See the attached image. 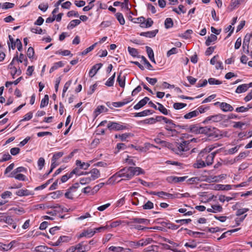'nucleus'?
<instances>
[{"mask_svg":"<svg viewBox=\"0 0 252 252\" xmlns=\"http://www.w3.org/2000/svg\"><path fill=\"white\" fill-rule=\"evenodd\" d=\"M187 178V176L184 177H176L171 176L168 177L166 179L167 181L169 183H177L184 181Z\"/></svg>","mask_w":252,"mask_h":252,"instance_id":"9d476101","label":"nucleus"},{"mask_svg":"<svg viewBox=\"0 0 252 252\" xmlns=\"http://www.w3.org/2000/svg\"><path fill=\"white\" fill-rule=\"evenodd\" d=\"M81 23V21L78 19L73 20L70 22L67 26L68 29H72L75 27L76 26L79 25Z\"/></svg>","mask_w":252,"mask_h":252,"instance_id":"2f4dec72","label":"nucleus"},{"mask_svg":"<svg viewBox=\"0 0 252 252\" xmlns=\"http://www.w3.org/2000/svg\"><path fill=\"white\" fill-rule=\"evenodd\" d=\"M128 245L130 247L136 249L139 246L143 247V243H142V242L141 241V239L140 240H139L138 242L129 241L128 242Z\"/></svg>","mask_w":252,"mask_h":252,"instance_id":"c756f323","label":"nucleus"},{"mask_svg":"<svg viewBox=\"0 0 252 252\" xmlns=\"http://www.w3.org/2000/svg\"><path fill=\"white\" fill-rule=\"evenodd\" d=\"M107 127L110 130L116 131L121 130L128 128L126 125H122L120 123L112 122H109L107 124Z\"/></svg>","mask_w":252,"mask_h":252,"instance_id":"0eeeda50","label":"nucleus"},{"mask_svg":"<svg viewBox=\"0 0 252 252\" xmlns=\"http://www.w3.org/2000/svg\"><path fill=\"white\" fill-rule=\"evenodd\" d=\"M217 39V36L214 34H211L210 36H209L205 41V44L206 46H209L211 45V43L213 42H215Z\"/></svg>","mask_w":252,"mask_h":252,"instance_id":"cd10ccee","label":"nucleus"},{"mask_svg":"<svg viewBox=\"0 0 252 252\" xmlns=\"http://www.w3.org/2000/svg\"><path fill=\"white\" fill-rule=\"evenodd\" d=\"M16 194L19 196H28L32 194L31 191L27 189H19L16 192Z\"/></svg>","mask_w":252,"mask_h":252,"instance_id":"4be33fe9","label":"nucleus"},{"mask_svg":"<svg viewBox=\"0 0 252 252\" xmlns=\"http://www.w3.org/2000/svg\"><path fill=\"white\" fill-rule=\"evenodd\" d=\"M97 44V43L96 42V43H94V44H93L92 45H91V46H90L89 47L87 48V49H86L85 50H84L81 53V54L82 55H86L87 54H88V53H89L90 52L92 51L94 49V48L96 46Z\"/></svg>","mask_w":252,"mask_h":252,"instance_id":"49530a36","label":"nucleus"},{"mask_svg":"<svg viewBox=\"0 0 252 252\" xmlns=\"http://www.w3.org/2000/svg\"><path fill=\"white\" fill-rule=\"evenodd\" d=\"M26 171L25 168L24 167H19L15 169L14 170H13L10 174V175L9 176L10 177H13L14 175H16L18 173H20L22 172H24Z\"/></svg>","mask_w":252,"mask_h":252,"instance_id":"c9c22d12","label":"nucleus"},{"mask_svg":"<svg viewBox=\"0 0 252 252\" xmlns=\"http://www.w3.org/2000/svg\"><path fill=\"white\" fill-rule=\"evenodd\" d=\"M146 104L142 100H141L133 107V108L135 110H138L145 105Z\"/></svg>","mask_w":252,"mask_h":252,"instance_id":"052dcab7","label":"nucleus"},{"mask_svg":"<svg viewBox=\"0 0 252 252\" xmlns=\"http://www.w3.org/2000/svg\"><path fill=\"white\" fill-rule=\"evenodd\" d=\"M249 89V85L247 84L239 85L236 89L235 92L238 94L245 92Z\"/></svg>","mask_w":252,"mask_h":252,"instance_id":"b1692460","label":"nucleus"},{"mask_svg":"<svg viewBox=\"0 0 252 252\" xmlns=\"http://www.w3.org/2000/svg\"><path fill=\"white\" fill-rule=\"evenodd\" d=\"M252 38V33H247L244 37L243 43V49L246 54L249 53V43Z\"/></svg>","mask_w":252,"mask_h":252,"instance_id":"6e6552de","label":"nucleus"},{"mask_svg":"<svg viewBox=\"0 0 252 252\" xmlns=\"http://www.w3.org/2000/svg\"><path fill=\"white\" fill-rule=\"evenodd\" d=\"M49 96L47 94H45L43 98L41 100L40 103V107L43 108L47 106L48 104Z\"/></svg>","mask_w":252,"mask_h":252,"instance_id":"58836bf2","label":"nucleus"},{"mask_svg":"<svg viewBox=\"0 0 252 252\" xmlns=\"http://www.w3.org/2000/svg\"><path fill=\"white\" fill-rule=\"evenodd\" d=\"M130 169L133 174V176L135 175H138L140 174H143L145 173L144 171L142 168H141L140 167H131Z\"/></svg>","mask_w":252,"mask_h":252,"instance_id":"7c9ffc66","label":"nucleus"},{"mask_svg":"<svg viewBox=\"0 0 252 252\" xmlns=\"http://www.w3.org/2000/svg\"><path fill=\"white\" fill-rule=\"evenodd\" d=\"M200 181L199 178L198 177H192L187 180V182L189 184H192L193 183H198Z\"/></svg>","mask_w":252,"mask_h":252,"instance_id":"774afa93","label":"nucleus"},{"mask_svg":"<svg viewBox=\"0 0 252 252\" xmlns=\"http://www.w3.org/2000/svg\"><path fill=\"white\" fill-rule=\"evenodd\" d=\"M226 116L221 114H218L207 117L204 121V123L211 122L213 123H218L225 119Z\"/></svg>","mask_w":252,"mask_h":252,"instance_id":"423d86ee","label":"nucleus"},{"mask_svg":"<svg viewBox=\"0 0 252 252\" xmlns=\"http://www.w3.org/2000/svg\"><path fill=\"white\" fill-rule=\"evenodd\" d=\"M96 231H93L92 229H88L82 232L79 236V238L86 237L90 238L92 237L95 233Z\"/></svg>","mask_w":252,"mask_h":252,"instance_id":"f3484780","label":"nucleus"},{"mask_svg":"<svg viewBox=\"0 0 252 252\" xmlns=\"http://www.w3.org/2000/svg\"><path fill=\"white\" fill-rule=\"evenodd\" d=\"M63 152H59L54 154L52 157V160L57 161L58 159L63 157Z\"/></svg>","mask_w":252,"mask_h":252,"instance_id":"5fc2aeb1","label":"nucleus"},{"mask_svg":"<svg viewBox=\"0 0 252 252\" xmlns=\"http://www.w3.org/2000/svg\"><path fill=\"white\" fill-rule=\"evenodd\" d=\"M63 65V63L62 62L60 61L57 63H54L53 66L50 69V73L53 72L54 70H56L60 67H62Z\"/></svg>","mask_w":252,"mask_h":252,"instance_id":"e433bc0d","label":"nucleus"},{"mask_svg":"<svg viewBox=\"0 0 252 252\" xmlns=\"http://www.w3.org/2000/svg\"><path fill=\"white\" fill-rule=\"evenodd\" d=\"M83 246V242H81L74 246H71L69 248L66 252H86L91 250V247L89 246H85L84 247V250H82V247Z\"/></svg>","mask_w":252,"mask_h":252,"instance_id":"39448f33","label":"nucleus"},{"mask_svg":"<svg viewBox=\"0 0 252 252\" xmlns=\"http://www.w3.org/2000/svg\"><path fill=\"white\" fill-rule=\"evenodd\" d=\"M212 208L214 209V213H216L217 212H222L223 209L222 206L220 205H212Z\"/></svg>","mask_w":252,"mask_h":252,"instance_id":"13d9d810","label":"nucleus"},{"mask_svg":"<svg viewBox=\"0 0 252 252\" xmlns=\"http://www.w3.org/2000/svg\"><path fill=\"white\" fill-rule=\"evenodd\" d=\"M227 132L221 131L218 128L212 126L203 127L202 134L207 136L210 139H220L227 136Z\"/></svg>","mask_w":252,"mask_h":252,"instance_id":"f257e3e1","label":"nucleus"},{"mask_svg":"<svg viewBox=\"0 0 252 252\" xmlns=\"http://www.w3.org/2000/svg\"><path fill=\"white\" fill-rule=\"evenodd\" d=\"M39 170H41L45 164V160L43 158H40L37 161Z\"/></svg>","mask_w":252,"mask_h":252,"instance_id":"6e6d98bb","label":"nucleus"},{"mask_svg":"<svg viewBox=\"0 0 252 252\" xmlns=\"http://www.w3.org/2000/svg\"><path fill=\"white\" fill-rule=\"evenodd\" d=\"M144 209H151L154 208V204L150 201H148L144 205L142 206Z\"/></svg>","mask_w":252,"mask_h":252,"instance_id":"603ef678","label":"nucleus"},{"mask_svg":"<svg viewBox=\"0 0 252 252\" xmlns=\"http://www.w3.org/2000/svg\"><path fill=\"white\" fill-rule=\"evenodd\" d=\"M104 184L105 183H100V184L95 185L92 189V193L94 194L98 191V190L104 185Z\"/></svg>","mask_w":252,"mask_h":252,"instance_id":"864d4df0","label":"nucleus"},{"mask_svg":"<svg viewBox=\"0 0 252 252\" xmlns=\"http://www.w3.org/2000/svg\"><path fill=\"white\" fill-rule=\"evenodd\" d=\"M206 166V165L205 161L203 160V158H199L198 156L196 162L193 164V167L197 168H200L205 167Z\"/></svg>","mask_w":252,"mask_h":252,"instance_id":"aec40b11","label":"nucleus"},{"mask_svg":"<svg viewBox=\"0 0 252 252\" xmlns=\"http://www.w3.org/2000/svg\"><path fill=\"white\" fill-rule=\"evenodd\" d=\"M94 1H95V0H93L91 1L89 3L88 5L84 7V8H83V10L84 11H88L91 10V9H92L93 8V7L94 6V4H93V2Z\"/></svg>","mask_w":252,"mask_h":252,"instance_id":"4d7b16f0","label":"nucleus"},{"mask_svg":"<svg viewBox=\"0 0 252 252\" xmlns=\"http://www.w3.org/2000/svg\"><path fill=\"white\" fill-rule=\"evenodd\" d=\"M187 106V104L184 103L176 102L174 103L173 108L176 110L182 109Z\"/></svg>","mask_w":252,"mask_h":252,"instance_id":"09e8293b","label":"nucleus"},{"mask_svg":"<svg viewBox=\"0 0 252 252\" xmlns=\"http://www.w3.org/2000/svg\"><path fill=\"white\" fill-rule=\"evenodd\" d=\"M132 134H131L130 133H124V134H119V135H115V137L116 138H119L121 141H126V139L132 136Z\"/></svg>","mask_w":252,"mask_h":252,"instance_id":"473e14b6","label":"nucleus"},{"mask_svg":"<svg viewBox=\"0 0 252 252\" xmlns=\"http://www.w3.org/2000/svg\"><path fill=\"white\" fill-rule=\"evenodd\" d=\"M218 189L221 190H228L231 189L232 186L230 185H218Z\"/></svg>","mask_w":252,"mask_h":252,"instance_id":"a19ab883","label":"nucleus"},{"mask_svg":"<svg viewBox=\"0 0 252 252\" xmlns=\"http://www.w3.org/2000/svg\"><path fill=\"white\" fill-rule=\"evenodd\" d=\"M165 27L166 29H169L173 27V22L171 18H167L165 19L164 22Z\"/></svg>","mask_w":252,"mask_h":252,"instance_id":"ea45409f","label":"nucleus"},{"mask_svg":"<svg viewBox=\"0 0 252 252\" xmlns=\"http://www.w3.org/2000/svg\"><path fill=\"white\" fill-rule=\"evenodd\" d=\"M208 83L210 85H220L222 82L214 78H210L208 79Z\"/></svg>","mask_w":252,"mask_h":252,"instance_id":"de8ad7c7","label":"nucleus"},{"mask_svg":"<svg viewBox=\"0 0 252 252\" xmlns=\"http://www.w3.org/2000/svg\"><path fill=\"white\" fill-rule=\"evenodd\" d=\"M18 53L17 52V54L13 58L12 62H11V63L9 64V66H12L13 64V62L15 60H16L18 62H20V63H22L24 61V59H27L25 56L24 55V54L21 53L20 54V56H19V58H18Z\"/></svg>","mask_w":252,"mask_h":252,"instance_id":"5701e85b","label":"nucleus"},{"mask_svg":"<svg viewBox=\"0 0 252 252\" xmlns=\"http://www.w3.org/2000/svg\"><path fill=\"white\" fill-rule=\"evenodd\" d=\"M131 222L137 223H143L146 225H148L150 223V220L146 219L141 218H133L131 219Z\"/></svg>","mask_w":252,"mask_h":252,"instance_id":"412c9836","label":"nucleus"},{"mask_svg":"<svg viewBox=\"0 0 252 252\" xmlns=\"http://www.w3.org/2000/svg\"><path fill=\"white\" fill-rule=\"evenodd\" d=\"M117 81L119 83V85L121 87L124 88L125 85V76H121L120 74L117 78Z\"/></svg>","mask_w":252,"mask_h":252,"instance_id":"79ce46f5","label":"nucleus"},{"mask_svg":"<svg viewBox=\"0 0 252 252\" xmlns=\"http://www.w3.org/2000/svg\"><path fill=\"white\" fill-rule=\"evenodd\" d=\"M162 120L167 124L165 128L167 131L176 127H181L180 126L175 124L171 120L167 118H163Z\"/></svg>","mask_w":252,"mask_h":252,"instance_id":"9b49d317","label":"nucleus"},{"mask_svg":"<svg viewBox=\"0 0 252 252\" xmlns=\"http://www.w3.org/2000/svg\"><path fill=\"white\" fill-rule=\"evenodd\" d=\"M162 225L167 227L169 229H171L172 230H176L178 228L179 226L174 224V223H170V222H162Z\"/></svg>","mask_w":252,"mask_h":252,"instance_id":"f704fd0d","label":"nucleus"},{"mask_svg":"<svg viewBox=\"0 0 252 252\" xmlns=\"http://www.w3.org/2000/svg\"><path fill=\"white\" fill-rule=\"evenodd\" d=\"M47 247L45 246H38L35 248V251L37 252H46Z\"/></svg>","mask_w":252,"mask_h":252,"instance_id":"bf43d9fd","label":"nucleus"},{"mask_svg":"<svg viewBox=\"0 0 252 252\" xmlns=\"http://www.w3.org/2000/svg\"><path fill=\"white\" fill-rule=\"evenodd\" d=\"M220 179V176H210L208 178V180L210 182H219Z\"/></svg>","mask_w":252,"mask_h":252,"instance_id":"680f3d73","label":"nucleus"},{"mask_svg":"<svg viewBox=\"0 0 252 252\" xmlns=\"http://www.w3.org/2000/svg\"><path fill=\"white\" fill-rule=\"evenodd\" d=\"M109 250L114 252H122L125 249L121 247L111 246L109 248Z\"/></svg>","mask_w":252,"mask_h":252,"instance_id":"8fccbe9b","label":"nucleus"},{"mask_svg":"<svg viewBox=\"0 0 252 252\" xmlns=\"http://www.w3.org/2000/svg\"><path fill=\"white\" fill-rule=\"evenodd\" d=\"M146 48L149 58L152 62L156 63V61L154 59V54L152 49L148 46H146Z\"/></svg>","mask_w":252,"mask_h":252,"instance_id":"bb28decb","label":"nucleus"},{"mask_svg":"<svg viewBox=\"0 0 252 252\" xmlns=\"http://www.w3.org/2000/svg\"><path fill=\"white\" fill-rule=\"evenodd\" d=\"M190 142L189 141H184L181 143H176L175 145L174 153L178 155H182L183 152L189 151Z\"/></svg>","mask_w":252,"mask_h":252,"instance_id":"7ed1b4c3","label":"nucleus"},{"mask_svg":"<svg viewBox=\"0 0 252 252\" xmlns=\"http://www.w3.org/2000/svg\"><path fill=\"white\" fill-rule=\"evenodd\" d=\"M127 49H128V51L130 55H131L132 56H133L134 57H138V52L136 49H135L134 48L130 47H128Z\"/></svg>","mask_w":252,"mask_h":252,"instance_id":"c03bdc74","label":"nucleus"},{"mask_svg":"<svg viewBox=\"0 0 252 252\" xmlns=\"http://www.w3.org/2000/svg\"><path fill=\"white\" fill-rule=\"evenodd\" d=\"M247 154L245 152L240 153L238 156L235 157L237 162L243 158H245L247 157Z\"/></svg>","mask_w":252,"mask_h":252,"instance_id":"0e129e2a","label":"nucleus"},{"mask_svg":"<svg viewBox=\"0 0 252 252\" xmlns=\"http://www.w3.org/2000/svg\"><path fill=\"white\" fill-rule=\"evenodd\" d=\"M102 66V64L101 63H97L94 65L89 71V74L90 77H94Z\"/></svg>","mask_w":252,"mask_h":252,"instance_id":"ddd939ff","label":"nucleus"},{"mask_svg":"<svg viewBox=\"0 0 252 252\" xmlns=\"http://www.w3.org/2000/svg\"><path fill=\"white\" fill-rule=\"evenodd\" d=\"M108 109L103 105L98 106L94 112V114L95 117H97L100 113L103 112L107 111Z\"/></svg>","mask_w":252,"mask_h":252,"instance_id":"a878e982","label":"nucleus"},{"mask_svg":"<svg viewBox=\"0 0 252 252\" xmlns=\"http://www.w3.org/2000/svg\"><path fill=\"white\" fill-rule=\"evenodd\" d=\"M158 105V107L157 108V110H158L161 113L163 114L167 115L168 114V112L169 110H168L164 106L159 103H157Z\"/></svg>","mask_w":252,"mask_h":252,"instance_id":"72a5a7b5","label":"nucleus"},{"mask_svg":"<svg viewBox=\"0 0 252 252\" xmlns=\"http://www.w3.org/2000/svg\"><path fill=\"white\" fill-rule=\"evenodd\" d=\"M158 32V30H155L152 31L141 32L140 35L146 37L152 38L156 36Z\"/></svg>","mask_w":252,"mask_h":252,"instance_id":"a211bd4d","label":"nucleus"},{"mask_svg":"<svg viewBox=\"0 0 252 252\" xmlns=\"http://www.w3.org/2000/svg\"><path fill=\"white\" fill-rule=\"evenodd\" d=\"M117 19L121 25H123L125 23V20L123 14L121 13L118 12L115 14Z\"/></svg>","mask_w":252,"mask_h":252,"instance_id":"4c0bfd02","label":"nucleus"},{"mask_svg":"<svg viewBox=\"0 0 252 252\" xmlns=\"http://www.w3.org/2000/svg\"><path fill=\"white\" fill-rule=\"evenodd\" d=\"M130 169L131 167H125L116 172L113 176L124 178L120 181L123 180H129L133 176V174Z\"/></svg>","mask_w":252,"mask_h":252,"instance_id":"f03ea898","label":"nucleus"},{"mask_svg":"<svg viewBox=\"0 0 252 252\" xmlns=\"http://www.w3.org/2000/svg\"><path fill=\"white\" fill-rule=\"evenodd\" d=\"M244 1V0H231L228 8L230 11H232L235 8L237 7Z\"/></svg>","mask_w":252,"mask_h":252,"instance_id":"6ab92c4d","label":"nucleus"},{"mask_svg":"<svg viewBox=\"0 0 252 252\" xmlns=\"http://www.w3.org/2000/svg\"><path fill=\"white\" fill-rule=\"evenodd\" d=\"M198 115V111L197 110H195L191 112H190L184 115V118L186 119H189L192 118L196 117Z\"/></svg>","mask_w":252,"mask_h":252,"instance_id":"c85d7f7f","label":"nucleus"},{"mask_svg":"<svg viewBox=\"0 0 252 252\" xmlns=\"http://www.w3.org/2000/svg\"><path fill=\"white\" fill-rule=\"evenodd\" d=\"M237 161L236 160L235 158H234L231 159H225L222 161V163L224 165H232L234 164V163L236 162Z\"/></svg>","mask_w":252,"mask_h":252,"instance_id":"a18cd8bd","label":"nucleus"},{"mask_svg":"<svg viewBox=\"0 0 252 252\" xmlns=\"http://www.w3.org/2000/svg\"><path fill=\"white\" fill-rule=\"evenodd\" d=\"M203 127L193 125L189 126V130L190 132L195 134H202Z\"/></svg>","mask_w":252,"mask_h":252,"instance_id":"f8f14e48","label":"nucleus"},{"mask_svg":"<svg viewBox=\"0 0 252 252\" xmlns=\"http://www.w3.org/2000/svg\"><path fill=\"white\" fill-rule=\"evenodd\" d=\"M115 77V73H114V74L108 79V80L105 83V85L108 87L113 86L114 83Z\"/></svg>","mask_w":252,"mask_h":252,"instance_id":"37998d69","label":"nucleus"},{"mask_svg":"<svg viewBox=\"0 0 252 252\" xmlns=\"http://www.w3.org/2000/svg\"><path fill=\"white\" fill-rule=\"evenodd\" d=\"M91 181H92V180L90 177H84L80 179V183L82 185H86L89 184Z\"/></svg>","mask_w":252,"mask_h":252,"instance_id":"3c124183","label":"nucleus"},{"mask_svg":"<svg viewBox=\"0 0 252 252\" xmlns=\"http://www.w3.org/2000/svg\"><path fill=\"white\" fill-rule=\"evenodd\" d=\"M14 6V4L13 3L10 2H5L2 5V9H8L12 8Z\"/></svg>","mask_w":252,"mask_h":252,"instance_id":"338daca9","label":"nucleus"},{"mask_svg":"<svg viewBox=\"0 0 252 252\" xmlns=\"http://www.w3.org/2000/svg\"><path fill=\"white\" fill-rule=\"evenodd\" d=\"M192 33V31L191 30H188L182 34V37L185 39L189 38L190 37V35Z\"/></svg>","mask_w":252,"mask_h":252,"instance_id":"69168bd1","label":"nucleus"},{"mask_svg":"<svg viewBox=\"0 0 252 252\" xmlns=\"http://www.w3.org/2000/svg\"><path fill=\"white\" fill-rule=\"evenodd\" d=\"M216 154V152L208 153L207 152L201 151L199 154V158H203L207 166L212 164L214 157Z\"/></svg>","mask_w":252,"mask_h":252,"instance_id":"20e7f679","label":"nucleus"},{"mask_svg":"<svg viewBox=\"0 0 252 252\" xmlns=\"http://www.w3.org/2000/svg\"><path fill=\"white\" fill-rule=\"evenodd\" d=\"M132 100V99H131V98H126L124 99L123 101L113 102L112 105L113 106L115 107H120L125 104H127L128 103L131 102Z\"/></svg>","mask_w":252,"mask_h":252,"instance_id":"2eb2a0df","label":"nucleus"},{"mask_svg":"<svg viewBox=\"0 0 252 252\" xmlns=\"http://www.w3.org/2000/svg\"><path fill=\"white\" fill-rule=\"evenodd\" d=\"M185 246L186 247H189L191 249H194L196 247L197 244L195 241H192L191 242L186 243L185 244Z\"/></svg>","mask_w":252,"mask_h":252,"instance_id":"e2e57ef3","label":"nucleus"},{"mask_svg":"<svg viewBox=\"0 0 252 252\" xmlns=\"http://www.w3.org/2000/svg\"><path fill=\"white\" fill-rule=\"evenodd\" d=\"M89 173L91 174V176L90 177L92 181L95 180L100 176V172L96 168L92 169Z\"/></svg>","mask_w":252,"mask_h":252,"instance_id":"4468645a","label":"nucleus"},{"mask_svg":"<svg viewBox=\"0 0 252 252\" xmlns=\"http://www.w3.org/2000/svg\"><path fill=\"white\" fill-rule=\"evenodd\" d=\"M221 110L223 112H231L234 110L233 107L229 104L226 102H221L220 106Z\"/></svg>","mask_w":252,"mask_h":252,"instance_id":"dca6fc26","label":"nucleus"},{"mask_svg":"<svg viewBox=\"0 0 252 252\" xmlns=\"http://www.w3.org/2000/svg\"><path fill=\"white\" fill-rule=\"evenodd\" d=\"M17 242L15 241H12L8 244H4L0 243V249L3 251H8L11 250L16 246Z\"/></svg>","mask_w":252,"mask_h":252,"instance_id":"1a4fd4ad","label":"nucleus"},{"mask_svg":"<svg viewBox=\"0 0 252 252\" xmlns=\"http://www.w3.org/2000/svg\"><path fill=\"white\" fill-rule=\"evenodd\" d=\"M76 164L77 166H79L80 168L84 170L87 169L90 166V164L89 163L84 162H82L81 161L79 160H76Z\"/></svg>","mask_w":252,"mask_h":252,"instance_id":"393cba45","label":"nucleus"}]
</instances>
